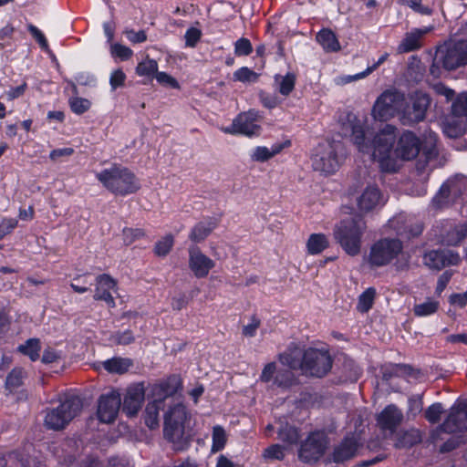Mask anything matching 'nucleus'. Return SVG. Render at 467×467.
<instances>
[{"label":"nucleus","mask_w":467,"mask_h":467,"mask_svg":"<svg viewBox=\"0 0 467 467\" xmlns=\"http://www.w3.org/2000/svg\"><path fill=\"white\" fill-rule=\"evenodd\" d=\"M397 128L386 124L374 135L366 130L360 124L352 127L351 140L358 151L370 154L373 160L379 161L383 171L395 172L397 169L396 161L391 158V153L397 140Z\"/></svg>","instance_id":"f257e3e1"},{"label":"nucleus","mask_w":467,"mask_h":467,"mask_svg":"<svg viewBox=\"0 0 467 467\" xmlns=\"http://www.w3.org/2000/svg\"><path fill=\"white\" fill-rule=\"evenodd\" d=\"M366 229L365 220L361 216H357L337 223L333 230V235L346 254L355 256L360 253L362 236Z\"/></svg>","instance_id":"f03ea898"},{"label":"nucleus","mask_w":467,"mask_h":467,"mask_svg":"<svg viewBox=\"0 0 467 467\" xmlns=\"http://www.w3.org/2000/svg\"><path fill=\"white\" fill-rule=\"evenodd\" d=\"M180 389H182V380L176 375L170 376L166 380L152 386L153 400L147 404L144 415L145 424L150 430L159 427V413L164 409L165 400L173 397Z\"/></svg>","instance_id":"7ed1b4c3"},{"label":"nucleus","mask_w":467,"mask_h":467,"mask_svg":"<svg viewBox=\"0 0 467 467\" xmlns=\"http://www.w3.org/2000/svg\"><path fill=\"white\" fill-rule=\"evenodd\" d=\"M402 250V243L399 239H380L370 247L368 263L373 267H381L401 255L395 266L399 271L405 270L409 267V258L405 256Z\"/></svg>","instance_id":"20e7f679"},{"label":"nucleus","mask_w":467,"mask_h":467,"mask_svg":"<svg viewBox=\"0 0 467 467\" xmlns=\"http://www.w3.org/2000/svg\"><path fill=\"white\" fill-rule=\"evenodd\" d=\"M96 177L107 190L116 195L125 196L140 189L135 174L120 165L114 164L97 173Z\"/></svg>","instance_id":"39448f33"},{"label":"nucleus","mask_w":467,"mask_h":467,"mask_svg":"<svg viewBox=\"0 0 467 467\" xmlns=\"http://www.w3.org/2000/svg\"><path fill=\"white\" fill-rule=\"evenodd\" d=\"M82 408L83 403L78 397H68L57 408L47 410L44 425L48 430H64L80 413Z\"/></svg>","instance_id":"423d86ee"},{"label":"nucleus","mask_w":467,"mask_h":467,"mask_svg":"<svg viewBox=\"0 0 467 467\" xmlns=\"http://www.w3.org/2000/svg\"><path fill=\"white\" fill-rule=\"evenodd\" d=\"M344 147L340 141H325L319 143L312 156V167L315 171L325 174H332L340 166L339 156Z\"/></svg>","instance_id":"0eeeda50"},{"label":"nucleus","mask_w":467,"mask_h":467,"mask_svg":"<svg viewBox=\"0 0 467 467\" xmlns=\"http://www.w3.org/2000/svg\"><path fill=\"white\" fill-rule=\"evenodd\" d=\"M405 94L395 88L384 90L376 99L371 115L375 120L388 121L395 116H400V111L404 106Z\"/></svg>","instance_id":"6e6552de"},{"label":"nucleus","mask_w":467,"mask_h":467,"mask_svg":"<svg viewBox=\"0 0 467 467\" xmlns=\"http://www.w3.org/2000/svg\"><path fill=\"white\" fill-rule=\"evenodd\" d=\"M430 96L422 91H415L410 96L409 101H404L400 111V120L402 125L413 126L423 121L431 106Z\"/></svg>","instance_id":"1a4fd4ad"},{"label":"nucleus","mask_w":467,"mask_h":467,"mask_svg":"<svg viewBox=\"0 0 467 467\" xmlns=\"http://www.w3.org/2000/svg\"><path fill=\"white\" fill-rule=\"evenodd\" d=\"M467 431V403H460L452 406L444 421L439 425L431 434V439L435 446L442 440V433H456Z\"/></svg>","instance_id":"9d476101"},{"label":"nucleus","mask_w":467,"mask_h":467,"mask_svg":"<svg viewBox=\"0 0 467 467\" xmlns=\"http://www.w3.org/2000/svg\"><path fill=\"white\" fill-rule=\"evenodd\" d=\"M333 359L327 350L309 348L304 351L302 373L322 378L330 371Z\"/></svg>","instance_id":"9b49d317"},{"label":"nucleus","mask_w":467,"mask_h":467,"mask_svg":"<svg viewBox=\"0 0 467 467\" xmlns=\"http://www.w3.org/2000/svg\"><path fill=\"white\" fill-rule=\"evenodd\" d=\"M187 419L186 407L179 402L170 407L164 414V438L173 443L182 440L184 434V423Z\"/></svg>","instance_id":"f8f14e48"},{"label":"nucleus","mask_w":467,"mask_h":467,"mask_svg":"<svg viewBox=\"0 0 467 467\" xmlns=\"http://www.w3.org/2000/svg\"><path fill=\"white\" fill-rule=\"evenodd\" d=\"M436 59L447 70L467 65V39L452 42L437 52Z\"/></svg>","instance_id":"ddd939ff"},{"label":"nucleus","mask_w":467,"mask_h":467,"mask_svg":"<svg viewBox=\"0 0 467 467\" xmlns=\"http://www.w3.org/2000/svg\"><path fill=\"white\" fill-rule=\"evenodd\" d=\"M327 438L323 431H313L301 443L298 457L306 463L317 462L326 451Z\"/></svg>","instance_id":"4468645a"},{"label":"nucleus","mask_w":467,"mask_h":467,"mask_svg":"<svg viewBox=\"0 0 467 467\" xmlns=\"http://www.w3.org/2000/svg\"><path fill=\"white\" fill-rule=\"evenodd\" d=\"M387 200L376 184H368L362 190L356 198V203L360 214H367L380 209L386 203Z\"/></svg>","instance_id":"2eb2a0df"},{"label":"nucleus","mask_w":467,"mask_h":467,"mask_svg":"<svg viewBox=\"0 0 467 467\" xmlns=\"http://www.w3.org/2000/svg\"><path fill=\"white\" fill-rule=\"evenodd\" d=\"M120 406L121 398L117 390L102 394L98 401V419L103 423L113 422L118 416Z\"/></svg>","instance_id":"dca6fc26"},{"label":"nucleus","mask_w":467,"mask_h":467,"mask_svg":"<svg viewBox=\"0 0 467 467\" xmlns=\"http://www.w3.org/2000/svg\"><path fill=\"white\" fill-rule=\"evenodd\" d=\"M223 132L228 134H243L245 136L258 135L261 127L256 123L254 113L248 111L240 113L234 120L231 126L224 128Z\"/></svg>","instance_id":"f3484780"},{"label":"nucleus","mask_w":467,"mask_h":467,"mask_svg":"<svg viewBox=\"0 0 467 467\" xmlns=\"http://www.w3.org/2000/svg\"><path fill=\"white\" fill-rule=\"evenodd\" d=\"M420 145V140L414 132L406 130L399 138L394 152L401 160L410 161L419 155Z\"/></svg>","instance_id":"a211bd4d"},{"label":"nucleus","mask_w":467,"mask_h":467,"mask_svg":"<svg viewBox=\"0 0 467 467\" xmlns=\"http://www.w3.org/2000/svg\"><path fill=\"white\" fill-rule=\"evenodd\" d=\"M214 265V261L202 253L198 246L189 248V267L197 278L206 277Z\"/></svg>","instance_id":"6ab92c4d"},{"label":"nucleus","mask_w":467,"mask_h":467,"mask_svg":"<svg viewBox=\"0 0 467 467\" xmlns=\"http://www.w3.org/2000/svg\"><path fill=\"white\" fill-rule=\"evenodd\" d=\"M145 398L143 383L134 384L127 389L123 399L122 410L129 417L136 416L141 409Z\"/></svg>","instance_id":"aec40b11"},{"label":"nucleus","mask_w":467,"mask_h":467,"mask_svg":"<svg viewBox=\"0 0 467 467\" xmlns=\"http://www.w3.org/2000/svg\"><path fill=\"white\" fill-rule=\"evenodd\" d=\"M117 282L109 275L102 274L96 278V289L94 299L104 301L109 307L115 306V300L111 295V290L116 289Z\"/></svg>","instance_id":"412c9836"},{"label":"nucleus","mask_w":467,"mask_h":467,"mask_svg":"<svg viewBox=\"0 0 467 467\" xmlns=\"http://www.w3.org/2000/svg\"><path fill=\"white\" fill-rule=\"evenodd\" d=\"M403 420L402 411L394 404L388 405L377 417L378 426L382 431L394 433Z\"/></svg>","instance_id":"4be33fe9"},{"label":"nucleus","mask_w":467,"mask_h":467,"mask_svg":"<svg viewBox=\"0 0 467 467\" xmlns=\"http://www.w3.org/2000/svg\"><path fill=\"white\" fill-rule=\"evenodd\" d=\"M359 443L354 436L346 437L337 446L335 447L331 460L336 463H342L355 457Z\"/></svg>","instance_id":"5701e85b"},{"label":"nucleus","mask_w":467,"mask_h":467,"mask_svg":"<svg viewBox=\"0 0 467 467\" xmlns=\"http://www.w3.org/2000/svg\"><path fill=\"white\" fill-rule=\"evenodd\" d=\"M458 258L443 250H431L423 255V264L433 270H441L450 265H456Z\"/></svg>","instance_id":"b1692460"},{"label":"nucleus","mask_w":467,"mask_h":467,"mask_svg":"<svg viewBox=\"0 0 467 467\" xmlns=\"http://www.w3.org/2000/svg\"><path fill=\"white\" fill-rule=\"evenodd\" d=\"M431 31V28L424 29H413L411 32H409L405 35L404 38L400 42L398 47V51L400 53H409L417 49H420L422 47V37L425 34Z\"/></svg>","instance_id":"393cba45"},{"label":"nucleus","mask_w":467,"mask_h":467,"mask_svg":"<svg viewBox=\"0 0 467 467\" xmlns=\"http://www.w3.org/2000/svg\"><path fill=\"white\" fill-rule=\"evenodd\" d=\"M304 352L295 344H291L285 351L278 355L279 361L290 369H300L303 367Z\"/></svg>","instance_id":"a878e982"},{"label":"nucleus","mask_w":467,"mask_h":467,"mask_svg":"<svg viewBox=\"0 0 467 467\" xmlns=\"http://www.w3.org/2000/svg\"><path fill=\"white\" fill-rule=\"evenodd\" d=\"M218 226V220L215 218H209L207 221L197 223L189 234V239L193 243L203 242Z\"/></svg>","instance_id":"bb28decb"},{"label":"nucleus","mask_w":467,"mask_h":467,"mask_svg":"<svg viewBox=\"0 0 467 467\" xmlns=\"http://www.w3.org/2000/svg\"><path fill=\"white\" fill-rule=\"evenodd\" d=\"M316 39L326 52H337L340 50V44L337 37L331 29H321L317 34Z\"/></svg>","instance_id":"cd10ccee"},{"label":"nucleus","mask_w":467,"mask_h":467,"mask_svg":"<svg viewBox=\"0 0 467 467\" xmlns=\"http://www.w3.org/2000/svg\"><path fill=\"white\" fill-rule=\"evenodd\" d=\"M277 436L280 441L288 445L296 444L300 439L298 428L281 420H279Z\"/></svg>","instance_id":"c85d7f7f"},{"label":"nucleus","mask_w":467,"mask_h":467,"mask_svg":"<svg viewBox=\"0 0 467 467\" xmlns=\"http://www.w3.org/2000/svg\"><path fill=\"white\" fill-rule=\"evenodd\" d=\"M27 377L25 368L20 367L14 368L6 376L5 386L10 392L16 391L24 385V381Z\"/></svg>","instance_id":"c756f323"},{"label":"nucleus","mask_w":467,"mask_h":467,"mask_svg":"<svg viewBox=\"0 0 467 467\" xmlns=\"http://www.w3.org/2000/svg\"><path fill=\"white\" fill-rule=\"evenodd\" d=\"M290 146V141L287 140L284 144H274L271 149L266 147H257L255 148L252 159L255 161L264 162L278 154L282 151V150L285 147Z\"/></svg>","instance_id":"7c9ffc66"},{"label":"nucleus","mask_w":467,"mask_h":467,"mask_svg":"<svg viewBox=\"0 0 467 467\" xmlns=\"http://www.w3.org/2000/svg\"><path fill=\"white\" fill-rule=\"evenodd\" d=\"M420 441V435L418 431H400L396 434L395 447L398 449L410 448Z\"/></svg>","instance_id":"2f4dec72"},{"label":"nucleus","mask_w":467,"mask_h":467,"mask_svg":"<svg viewBox=\"0 0 467 467\" xmlns=\"http://www.w3.org/2000/svg\"><path fill=\"white\" fill-rule=\"evenodd\" d=\"M275 82L277 84L278 92L287 97L291 94V92L294 90L296 82V76L295 73L288 72L285 76L281 75H275Z\"/></svg>","instance_id":"473e14b6"},{"label":"nucleus","mask_w":467,"mask_h":467,"mask_svg":"<svg viewBox=\"0 0 467 467\" xmlns=\"http://www.w3.org/2000/svg\"><path fill=\"white\" fill-rule=\"evenodd\" d=\"M328 245L329 242L324 234H312L306 243L307 252L310 254H318Z\"/></svg>","instance_id":"72a5a7b5"},{"label":"nucleus","mask_w":467,"mask_h":467,"mask_svg":"<svg viewBox=\"0 0 467 467\" xmlns=\"http://www.w3.org/2000/svg\"><path fill=\"white\" fill-rule=\"evenodd\" d=\"M467 234V223L456 225L449 230L443 236V243L447 245H458Z\"/></svg>","instance_id":"f704fd0d"},{"label":"nucleus","mask_w":467,"mask_h":467,"mask_svg":"<svg viewBox=\"0 0 467 467\" xmlns=\"http://www.w3.org/2000/svg\"><path fill=\"white\" fill-rule=\"evenodd\" d=\"M132 366V361L130 358H113L106 360L103 363L104 368L110 373L123 374L128 371L130 367Z\"/></svg>","instance_id":"c9c22d12"},{"label":"nucleus","mask_w":467,"mask_h":467,"mask_svg":"<svg viewBox=\"0 0 467 467\" xmlns=\"http://www.w3.org/2000/svg\"><path fill=\"white\" fill-rule=\"evenodd\" d=\"M440 308V302L432 298L420 304H416L413 306V313L416 317H427L435 314Z\"/></svg>","instance_id":"e433bc0d"},{"label":"nucleus","mask_w":467,"mask_h":467,"mask_svg":"<svg viewBox=\"0 0 467 467\" xmlns=\"http://www.w3.org/2000/svg\"><path fill=\"white\" fill-rule=\"evenodd\" d=\"M40 349L41 346L38 338H29L25 344L18 347V351L28 356L32 361H36L39 358Z\"/></svg>","instance_id":"4c0bfd02"},{"label":"nucleus","mask_w":467,"mask_h":467,"mask_svg":"<svg viewBox=\"0 0 467 467\" xmlns=\"http://www.w3.org/2000/svg\"><path fill=\"white\" fill-rule=\"evenodd\" d=\"M293 369H279L274 379V384L279 388H289L296 384V378Z\"/></svg>","instance_id":"58836bf2"},{"label":"nucleus","mask_w":467,"mask_h":467,"mask_svg":"<svg viewBox=\"0 0 467 467\" xmlns=\"http://www.w3.org/2000/svg\"><path fill=\"white\" fill-rule=\"evenodd\" d=\"M260 75L247 67H242L233 74L234 82L255 83L258 81Z\"/></svg>","instance_id":"ea45409f"},{"label":"nucleus","mask_w":467,"mask_h":467,"mask_svg":"<svg viewBox=\"0 0 467 467\" xmlns=\"http://www.w3.org/2000/svg\"><path fill=\"white\" fill-rule=\"evenodd\" d=\"M376 296V289L368 287L358 297V310L361 313H367L373 306Z\"/></svg>","instance_id":"a19ab883"},{"label":"nucleus","mask_w":467,"mask_h":467,"mask_svg":"<svg viewBox=\"0 0 467 467\" xmlns=\"http://www.w3.org/2000/svg\"><path fill=\"white\" fill-rule=\"evenodd\" d=\"M174 245V237L172 234H166L160 239L154 245V253L157 256H166Z\"/></svg>","instance_id":"79ce46f5"},{"label":"nucleus","mask_w":467,"mask_h":467,"mask_svg":"<svg viewBox=\"0 0 467 467\" xmlns=\"http://www.w3.org/2000/svg\"><path fill=\"white\" fill-rule=\"evenodd\" d=\"M227 436L222 426H214L213 429L212 451L216 452L223 450L226 444Z\"/></svg>","instance_id":"37998d69"},{"label":"nucleus","mask_w":467,"mask_h":467,"mask_svg":"<svg viewBox=\"0 0 467 467\" xmlns=\"http://www.w3.org/2000/svg\"><path fill=\"white\" fill-rule=\"evenodd\" d=\"M443 405L440 402L431 404L424 411V418L431 424H436L441 420V415L444 413Z\"/></svg>","instance_id":"c03bdc74"},{"label":"nucleus","mask_w":467,"mask_h":467,"mask_svg":"<svg viewBox=\"0 0 467 467\" xmlns=\"http://www.w3.org/2000/svg\"><path fill=\"white\" fill-rule=\"evenodd\" d=\"M158 64L154 59L147 57L142 62L139 63L136 67V73L139 76L152 77L157 74Z\"/></svg>","instance_id":"a18cd8bd"},{"label":"nucleus","mask_w":467,"mask_h":467,"mask_svg":"<svg viewBox=\"0 0 467 467\" xmlns=\"http://www.w3.org/2000/svg\"><path fill=\"white\" fill-rule=\"evenodd\" d=\"M69 106L74 113L81 115L90 109L91 102L87 99L76 97L69 99Z\"/></svg>","instance_id":"49530a36"},{"label":"nucleus","mask_w":467,"mask_h":467,"mask_svg":"<svg viewBox=\"0 0 467 467\" xmlns=\"http://www.w3.org/2000/svg\"><path fill=\"white\" fill-rule=\"evenodd\" d=\"M452 114L458 117L467 116V92L460 94L451 106Z\"/></svg>","instance_id":"de8ad7c7"},{"label":"nucleus","mask_w":467,"mask_h":467,"mask_svg":"<svg viewBox=\"0 0 467 467\" xmlns=\"http://www.w3.org/2000/svg\"><path fill=\"white\" fill-rule=\"evenodd\" d=\"M253 52L251 41L246 37H241L234 43V54L237 57H246Z\"/></svg>","instance_id":"09e8293b"},{"label":"nucleus","mask_w":467,"mask_h":467,"mask_svg":"<svg viewBox=\"0 0 467 467\" xmlns=\"http://www.w3.org/2000/svg\"><path fill=\"white\" fill-rule=\"evenodd\" d=\"M27 30L33 38L38 43L41 49L46 52H50L49 46L45 35L36 26L30 24L27 26Z\"/></svg>","instance_id":"8fccbe9b"},{"label":"nucleus","mask_w":467,"mask_h":467,"mask_svg":"<svg viewBox=\"0 0 467 467\" xmlns=\"http://www.w3.org/2000/svg\"><path fill=\"white\" fill-rule=\"evenodd\" d=\"M265 459L282 461L285 458L284 447L280 444H272L263 453Z\"/></svg>","instance_id":"3c124183"},{"label":"nucleus","mask_w":467,"mask_h":467,"mask_svg":"<svg viewBox=\"0 0 467 467\" xmlns=\"http://www.w3.org/2000/svg\"><path fill=\"white\" fill-rule=\"evenodd\" d=\"M402 4L422 16H431L433 13L432 8L421 4V0H403Z\"/></svg>","instance_id":"603ef678"},{"label":"nucleus","mask_w":467,"mask_h":467,"mask_svg":"<svg viewBox=\"0 0 467 467\" xmlns=\"http://www.w3.org/2000/svg\"><path fill=\"white\" fill-rule=\"evenodd\" d=\"M202 31L196 27H190L185 33V45L188 47H194L200 41Z\"/></svg>","instance_id":"864d4df0"},{"label":"nucleus","mask_w":467,"mask_h":467,"mask_svg":"<svg viewBox=\"0 0 467 467\" xmlns=\"http://www.w3.org/2000/svg\"><path fill=\"white\" fill-rule=\"evenodd\" d=\"M259 99L263 106L269 109L276 108L280 103L278 98L275 95L267 93L265 91L259 92Z\"/></svg>","instance_id":"5fc2aeb1"},{"label":"nucleus","mask_w":467,"mask_h":467,"mask_svg":"<svg viewBox=\"0 0 467 467\" xmlns=\"http://www.w3.org/2000/svg\"><path fill=\"white\" fill-rule=\"evenodd\" d=\"M123 234L125 242L129 244L133 243L135 240L143 238L146 235L144 230L140 228H125L123 230Z\"/></svg>","instance_id":"6e6d98bb"},{"label":"nucleus","mask_w":467,"mask_h":467,"mask_svg":"<svg viewBox=\"0 0 467 467\" xmlns=\"http://www.w3.org/2000/svg\"><path fill=\"white\" fill-rule=\"evenodd\" d=\"M260 325L261 320L255 315H253L251 317V323L243 327V335L247 337L255 336L256 330L259 328Z\"/></svg>","instance_id":"4d7b16f0"},{"label":"nucleus","mask_w":467,"mask_h":467,"mask_svg":"<svg viewBox=\"0 0 467 467\" xmlns=\"http://www.w3.org/2000/svg\"><path fill=\"white\" fill-rule=\"evenodd\" d=\"M111 50L112 54L115 57H119L121 60H128L131 57L133 54L132 50L130 47L120 44L113 45Z\"/></svg>","instance_id":"13d9d810"},{"label":"nucleus","mask_w":467,"mask_h":467,"mask_svg":"<svg viewBox=\"0 0 467 467\" xmlns=\"http://www.w3.org/2000/svg\"><path fill=\"white\" fill-rule=\"evenodd\" d=\"M124 34L126 35L129 41L133 44L143 43L147 40V35L144 30L136 32L133 29H126Z\"/></svg>","instance_id":"bf43d9fd"},{"label":"nucleus","mask_w":467,"mask_h":467,"mask_svg":"<svg viewBox=\"0 0 467 467\" xmlns=\"http://www.w3.org/2000/svg\"><path fill=\"white\" fill-rule=\"evenodd\" d=\"M126 75L121 69H117L112 72L109 79L112 89H116L124 85Z\"/></svg>","instance_id":"052dcab7"},{"label":"nucleus","mask_w":467,"mask_h":467,"mask_svg":"<svg viewBox=\"0 0 467 467\" xmlns=\"http://www.w3.org/2000/svg\"><path fill=\"white\" fill-rule=\"evenodd\" d=\"M113 338L119 345H129L134 341V336L131 330L117 332L113 336Z\"/></svg>","instance_id":"680f3d73"},{"label":"nucleus","mask_w":467,"mask_h":467,"mask_svg":"<svg viewBox=\"0 0 467 467\" xmlns=\"http://www.w3.org/2000/svg\"><path fill=\"white\" fill-rule=\"evenodd\" d=\"M275 372H277V371H276V365L275 362H270V363L266 364L265 366V368H263V371L260 375L261 381L265 382V383L271 381L273 379H275L274 375Z\"/></svg>","instance_id":"e2e57ef3"},{"label":"nucleus","mask_w":467,"mask_h":467,"mask_svg":"<svg viewBox=\"0 0 467 467\" xmlns=\"http://www.w3.org/2000/svg\"><path fill=\"white\" fill-rule=\"evenodd\" d=\"M451 276H452L451 271H445L444 273H442L440 275V277L438 278L437 286H436V290H435V292L438 296H441V294L444 291L447 285L451 281Z\"/></svg>","instance_id":"0e129e2a"},{"label":"nucleus","mask_w":467,"mask_h":467,"mask_svg":"<svg viewBox=\"0 0 467 467\" xmlns=\"http://www.w3.org/2000/svg\"><path fill=\"white\" fill-rule=\"evenodd\" d=\"M14 28L12 26H5L0 30V49H4L10 45Z\"/></svg>","instance_id":"69168bd1"},{"label":"nucleus","mask_w":467,"mask_h":467,"mask_svg":"<svg viewBox=\"0 0 467 467\" xmlns=\"http://www.w3.org/2000/svg\"><path fill=\"white\" fill-rule=\"evenodd\" d=\"M423 408L422 397L420 395L409 399V409L413 415L419 414Z\"/></svg>","instance_id":"338daca9"},{"label":"nucleus","mask_w":467,"mask_h":467,"mask_svg":"<svg viewBox=\"0 0 467 467\" xmlns=\"http://www.w3.org/2000/svg\"><path fill=\"white\" fill-rule=\"evenodd\" d=\"M60 358V355L52 348H47L42 356V362L45 364H50L57 361Z\"/></svg>","instance_id":"774afa93"}]
</instances>
